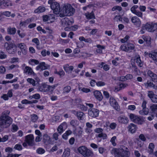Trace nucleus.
Instances as JSON below:
<instances>
[{
	"mask_svg": "<svg viewBox=\"0 0 157 157\" xmlns=\"http://www.w3.org/2000/svg\"><path fill=\"white\" fill-rule=\"evenodd\" d=\"M99 111L98 110L95 109H92L88 111V114L91 117H96L98 116Z\"/></svg>",
	"mask_w": 157,
	"mask_h": 157,
	"instance_id": "14",
	"label": "nucleus"
},
{
	"mask_svg": "<svg viewBox=\"0 0 157 157\" xmlns=\"http://www.w3.org/2000/svg\"><path fill=\"white\" fill-rule=\"evenodd\" d=\"M132 67L131 68L134 71V74L136 75H139L140 74V71L138 69L134 63H131Z\"/></svg>",
	"mask_w": 157,
	"mask_h": 157,
	"instance_id": "27",
	"label": "nucleus"
},
{
	"mask_svg": "<svg viewBox=\"0 0 157 157\" xmlns=\"http://www.w3.org/2000/svg\"><path fill=\"white\" fill-rule=\"evenodd\" d=\"M25 139V141L28 143L29 145L32 146L33 145L34 139V136L33 134H29L26 136Z\"/></svg>",
	"mask_w": 157,
	"mask_h": 157,
	"instance_id": "15",
	"label": "nucleus"
},
{
	"mask_svg": "<svg viewBox=\"0 0 157 157\" xmlns=\"http://www.w3.org/2000/svg\"><path fill=\"white\" fill-rule=\"evenodd\" d=\"M71 89L70 86H67L64 87L63 89V93H69Z\"/></svg>",
	"mask_w": 157,
	"mask_h": 157,
	"instance_id": "46",
	"label": "nucleus"
},
{
	"mask_svg": "<svg viewBox=\"0 0 157 157\" xmlns=\"http://www.w3.org/2000/svg\"><path fill=\"white\" fill-rule=\"evenodd\" d=\"M147 102L145 101H144L143 102L142 107H143V110L139 111V113L141 115H147L148 113V109L146 108Z\"/></svg>",
	"mask_w": 157,
	"mask_h": 157,
	"instance_id": "10",
	"label": "nucleus"
},
{
	"mask_svg": "<svg viewBox=\"0 0 157 157\" xmlns=\"http://www.w3.org/2000/svg\"><path fill=\"white\" fill-rule=\"evenodd\" d=\"M117 137L116 136H113L110 140V142L112 143V145L113 146H115L117 144L116 142V140Z\"/></svg>",
	"mask_w": 157,
	"mask_h": 157,
	"instance_id": "52",
	"label": "nucleus"
},
{
	"mask_svg": "<svg viewBox=\"0 0 157 157\" xmlns=\"http://www.w3.org/2000/svg\"><path fill=\"white\" fill-rule=\"evenodd\" d=\"M86 18L89 20L95 19V17L94 14V13L93 11H92L91 13L87 12L85 14Z\"/></svg>",
	"mask_w": 157,
	"mask_h": 157,
	"instance_id": "26",
	"label": "nucleus"
},
{
	"mask_svg": "<svg viewBox=\"0 0 157 157\" xmlns=\"http://www.w3.org/2000/svg\"><path fill=\"white\" fill-rule=\"evenodd\" d=\"M72 102L74 105L77 106L78 107H79L80 105L82 104V100L79 98H77L74 100H72Z\"/></svg>",
	"mask_w": 157,
	"mask_h": 157,
	"instance_id": "24",
	"label": "nucleus"
},
{
	"mask_svg": "<svg viewBox=\"0 0 157 157\" xmlns=\"http://www.w3.org/2000/svg\"><path fill=\"white\" fill-rule=\"evenodd\" d=\"M70 155V149L67 148L65 149L62 157H68Z\"/></svg>",
	"mask_w": 157,
	"mask_h": 157,
	"instance_id": "41",
	"label": "nucleus"
},
{
	"mask_svg": "<svg viewBox=\"0 0 157 157\" xmlns=\"http://www.w3.org/2000/svg\"><path fill=\"white\" fill-rule=\"evenodd\" d=\"M111 153L115 155V157H128L129 154L128 149L124 146H122L118 149L113 148Z\"/></svg>",
	"mask_w": 157,
	"mask_h": 157,
	"instance_id": "1",
	"label": "nucleus"
},
{
	"mask_svg": "<svg viewBox=\"0 0 157 157\" xmlns=\"http://www.w3.org/2000/svg\"><path fill=\"white\" fill-rule=\"evenodd\" d=\"M127 52H130L134 48V45L132 43H128L127 45Z\"/></svg>",
	"mask_w": 157,
	"mask_h": 157,
	"instance_id": "42",
	"label": "nucleus"
},
{
	"mask_svg": "<svg viewBox=\"0 0 157 157\" xmlns=\"http://www.w3.org/2000/svg\"><path fill=\"white\" fill-rule=\"evenodd\" d=\"M131 21L133 24L137 27H140L141 25V21L139 18L136 16H134L132 17Z\"/></svg>",
	"mask_w": 157,
	"mask_h": 157,
	"instance_id": "13",
	"label": "nucleus"
},
{
	"mask_svg": "<svg viewBox=\"0 0 157 157\" xmlns=\"http://www.w3.org/2000/svg\"><path fill=\"white\" fill-rule=\"evenodd\" d=\"M47 68V67L45 65V63L44 62L40 63L36 68V69L37 70H39L40 69L42 71L45 70Z\"/></svg>",
	"mask_w": 157,
	"mask_h": 157,
	"instance_id": "23",
	"label": "nucleus"
},
{
	"mask_svg": "<svg viewBox=\"0 0 157 157\" xmlns=\"http://www.w3.org/2000/svg\"><path fill=\"white\" fill-rule=\"evenodd\" d=\"M17 30L15 27H9L7 29V32L10 35H13L16 33Z\"/></svg>",
	"mask_w": 157,
	"mask_h": 157,
	"instance_id": "28",
	"label": "nucleus"
},
{
	"mask_svg": "<svg viewBox=\"0 0 157 157\" xmlns=\"http://www.w3.org/2000/svg\"><path fill=\"white\" fill-rule=\"evenodd\" d=\"M7 51L10 54H14L16 52L17 49L14 46L12 47V48L8 49Z\"/></svg>",
	"mask_w": 157,
	"mask_h": 157,
	"instance_id": "45",
	"label": "nucleus"
},
{
	"mask_svg": "<svg viewBox=\"0 0 157 157\" xmlns=\"http://www.w3.org/2000/svg\"><path fill=\"white\" fill-rule=\"evenodd\" d=\"M131 119L132 121L138 124H141L144 122L143 118H131Z\"/></svg>",
	"mask_w": 157,
	"mask_h": 157,
	"instance_id": "35",
	"label": "nucleus"
},
{
	"mask_svg": "<svg viewBox=\"0 0 157 157\" xmlns=\"http://www.w3.org/2000/svg\"><path fill=\"white\" fill-rule=\"evenodd\" d=\"M128 130L131 133H134L136 130V126L133 124H131L128 126Z\"/></svg>",
	"mask_w": 157,
	"mask_h": 157,
	"instance_id": "31",
	"label": "nucleus"
},
{
	"mask_svg": "<svg viewBox=\"0 0 157 157\" xmlns=\"http://www.w3.org/2000/svg\"><path fill=\"white\" fill-rule=\"evenodd\" d=\"M67 128V125L65 123H62L58 127L57 130L58 132L61 134Z\"/></svg>",
	"mask_w": 157,
	"mask_h": 157,
	"instance_id": "17",
	"label": "nucleus"
},
{
	"mask_svg": "<svg viewBox=\"0 0 157 157\" xmlns=\"http://www.w3.org/2000/svg\"><path fill=\"white\" fill-rule=\"evenodd\" d=\"M97 49L96 50V52L98 53H102V50L105 48V47L100 44H97L96 45Z\"/></svg>",
	"mask_w": 157,
	"mask_h": 157,
	"instance_id": "33",
	"label": "nucleus"
},
{
	"mask_svg": "<svg viewBox=\"0 0 157 157\" xmlns=\"http://www.w3.org/2000/svg\"><path fill=\"white\" fill-rule=\"evenodd\" d=\"M147 30L149 32H153L157 29V24L152 22H147L145 24Z\"/></svg>",
	"mask_w": 157,
	"mask_h": 157,
	"instance_id": "6",
	"label": "nucleus"
},
{
	"mask_svg": "<svg viewBox=\"0 0 157 157\" xmlns=\"http://www.w3.org/2000/svg\"><path fill=\"white\" fill-rule=\"evenodd\" d=\"M75 12V9L70 4H65L61 9L59 16L61 17H63L65 16H71L74 14Z\"/></svg>",
	"mask_w": 157,
	"mask_h": 157,
	"instance_id": "2",
	"label": "nucleus"
},
{
	"mask_svg": "<svg viewBox=\"0 0 157 157\" xmlns=\"http://www.w3.org/2000/svg\"><path fill=\"white\" fill-rule=\"evenodd\" d=\"M61 21L62 25L64 27L70 26L72 25L74 22L73 19L70 20L67 17L62 19Z\"/></svg>",
	"mask_w": 157,
	"mask_h": 157,
	"instance_id": "8",
	"label": "nucleus"
},
{
	"mask_svg": "<svg viewBox=\"0 0 157 157\" xmlns=\"http://www.w3.org/2000/svg\"><path fill=\"white\" fill-rule=\"evenodd\" d=\"M135 60L137 65L140 67H142L143 65V62L140 59V57L139 55L136 56L135 57Z\"/></svg>",
	"mask_w": 157,
	"mask_h": 157,
	"instance_id": "20",
	"label": "nucleus"
},
{
	"mask_svg": "<svg viewBox=\"0 0 157 157\" xmlns=\"http://www.w3.org/2000/svg\"><path fill=\"white\" fill-rule=\"evenodd\" d=\"M99 3H94V4H91L90 5H89L88 6H86L84 7L83 8V9L84 10H86V9L87 8V7H98V4Z\"/></svg>",
	"mask_w": 157,
	"mask_h": 157,
	"instance_id": "50",
	"label": "nucleus"
},
{
	"mask_svg": "<svg viewBox=\"0 0 157 157\" xmlns=\"http://www.w3.org/2000/svg\"><path fill=\"white\" fill-rule=\"evenodd\" d=\"M122 10V8L121 6H114L112 9L113 11H114L116 10H118V11H120Z\"/></svg>",
	"mask_w": 157,
	"mask_h": 157,
	"instance_id": "57",
	"label": "nucleus"
},
{
	"mask_svg": "<svg viewBox=\"0 0 157 157\" xmlns=\"http://www.w3.org/2000/svg\"><path fill=\"white\" fill-rule=\"evenodd\" d=\"M32 42L35 43L37 45H39L40 44V41L37 38H34L32 39Z\"/></svg>",
	"mask_w": 157,
	"mask_h": 157,
	"instance_id": "62",
	"label": "nucleus"
},
{
	"mask_svg": "<svg viewBox=\"0 0 157 157\" xmlns=\"http://www.w3.org/2000/svg\"><path fill=\"white\" fill-rule=\"evenodd\" d=\"M18 129V128L17 125L15 124L12 125L11 130L13 132H15Z\"/></svg>",
	"mask_w": 157,
	"mask_h": 157,
	"instance_id": "64",
	"label": "nucleus"
},
{
	"mask_svg": "<svg viewBox=\"0 0 157 157\" xmlns=\"http://www.w3.org/2000/svg\"><path fill=\"white\" fill-rule=\"evenodd\" d=\"M144 86L146 88L149 87H152L153 85V83L150 81L148 80L146 83H144Z\"/></svg>",
	"mask_w": 157,
	"mask_h": 157,
	"instance_id": "47",
	"label": "nucleus"
},
{
	"mask_svg": "<svg viewBox=\"0 0 157 157\" xmlns=\"http://www.w3.org/2000/svg\"><path fill=\"white\" fill-rule=\"evenodd\" d=\"M145 24H143L140 31V33L141 34H143L145 33V30H147V28L145 27Z\"/></svg>",
	"mask_w": 157,
	"mask_h": 157,
	"instance_id": "60",
	"label": "nucleus"
},
{
	"mask_svg": "<svg viewBox=\"0 0 157 157\" xmlns=\"http://www.w3.org/2000/svg\"><path fill=\"white\" fill-rule=\"evenodd\" d=\"M155 148V145L153 143H150L149 144L148 152L150 155H153L154 152V149Z\"/></svg>",
	"mask_w": 157,
	"mask_h": 157,
	"instance_id": "29",
	"label": "nucleus"
},
{
	"mask_svg": "<svg viewBox=\"0 0 157 157\" xmlns=\"http://www.w3.org/2000/svg\"><path fill=\"white\" fill-rule=\"evenodd\" d=\"M36 152L40 154H42L45 152V150L42 148H39L36 150Z\"/></svg>",
	"mask_w": 157,
	"mask_h": 157,
	"instance_id": "59",
	"label": "nucleus"
},
{
	"mask_svg": "<svg viewBox=\"0 0 157 157\" xmlns=\"http://www.w3.org/2000/svg\"><path fill=\"white\" fill-rule=\"evenodd\" d=\"M71 131L70 130L66 131L62 135V138L65 140H67L68 138V136L70 135L71 134Z\"/></svg>",
	"mask_w": 157,
	"mask_h": 157,
	"instance_id": "36",
	"label": "nucleus"
},
{
	"mask_svg": "<svg viewBox=\"0 0 157 157\" xmlns=\"http://www.w3.org/2000/svg\"><path fill=\"white\" fill-rule=\"evenodd\" d=\"M148 75L151 78L152 81L157 82V75L153 73L151 71L148 70L147 72Z\"/></svg>",
	"mask_w": 157,
	"mask_h": 157,
	"instance_id": "19",
	"label": "nucleus"
},
{
	"mask_svg": "<svg viewBox=\"0 0 157 157\" xmlns=\"http://www.w3.org/2000/svg\"><path fill=\"white\" fill-rule=\"evenodd\" d=\"M58 84H55L52 86L48 85V92H49L51 94L52 93L54 90L57 86Z\"/></svg>",
	"mask_w": 157,
	"mask_h": 157,
	"instance_id": "39",
	"label": "nucleus"
},
{
	"mask_svg": "<svg viewBox=\"0 0 157 157\" xmlns=\"http://www.w3.org/2000/svg\"><path fill=\"white\" fill-rule=\"evenodd\" d=\"M22 67L24 73L29 75H35L32 68L26 66L25 64H23L22 65Z\"/></svg>",
	"mask_w": 157,
	"mask_h": 157,
	"instance_id": "7",
	"label": "nucleus"
},
{
	"mask_svg": "<svg viewBox=\"0 0 157 157\" xmlns=\"http://www.w3.org/2000/svg\"><path fill=\"white\" fill-rule=\"evenodd\" d=\"M109 101L110 105L116 110H119V106L116 100L113 98L111 97L110 98Z\"/></svg>",
	"mask_w": 157,
	"mask_h": 157,
	"instance_id": "9",
	"label": "nucleus"
},
{
	"mask_svg": "<svg viewBox=\"0 0 157 157\" xmlns=\"http://www.w3.org/2000/svg\"><path fill=\"white\" fill-rule=\"evenodd\" d=\"M48 85L44 84L39 88V90L41 92H48Z\"/></svg>",
	"mask_w": 157,
	"mask_h": 157,
	"instance_id": "25",
	"label": "nucleus"
},
{
	"mask_svg": "<svg viewBox=\"0 0 157 157\" xmlns=\"http://www.w3.org/2000/svg\"><path fill=\"white\" fill-rule=\"evenodd\" d=\"M27 81L28 82L32 84L33 86H35V81L32 78H28L27 79Z\"/></svg>",
	"mask_w": 157,
	"mask_h": 157,
	"instance_id": "56",
	"label": "nucleus"
},
{
	"mask_svg": "<svg viewBox=\"0 0 157 157\" xmlns=\"http://www.w3.org/2000/svg\"><path fill=\"white\" fill-rule=\"evenodd\" d=\"M10 112L9 110H5L2 113L1 118H11L9 116Z\"/></svg>",
	"mask_w": 157,
	"mask_h": 157,
	"instance_id": "37",
	"label": "nucleus"
},
{
	"mask_svg": "<svg viewBox=\"0 0 157 157\" xmlns=\"http://www.w3.org/2000/svg\"><path fill=\"white\" fill-rule=\"evenodd\" d=\"M17 46L21 50L22 52L24 55H25L27 52V47L26 45L24 43L18 44Z\"/></svg>",
	"mask_w": 157,
	"mask_h": 157,
	"instance_id": "16",
	"label": "nucleus"
},
{
	"mask_svg": "<svg viewBox=\"0 0 157 157\" xmlns=\"http://www.w3.org/2000/svg\"><path fill=\"white\" fill-rule=\"evenodd\" d=\"M45 10V8L42 6L39 7L36 9L35 10L34 12L35 13H40L44 12Z\"/></svg>",
	"mask_w": 157,
	"mask_h": 157,
	"instance_id": "34",
	"label": "nucleus"
},
{
	"mask_svg": "<svg viewBox=\"0 0 157 157\" xmlns=\"http://www.w3.org/2000/svg\"><path fill=\"white\" fill-rule=\"evenodd\" d=\"M97 137L99 138H102L103 139H106L107 137V135L103 133H101L99 134Z\"/></svg>",
	"mask_w": 157,
	"mask_h": 157,
	"instance_id": "54",
	"label": "nucleus"
},
{
	"mask_svg": "<svg viewBox=\"0 0 157 157\" xmlns=\"http://www.w3.org/2000/svg\"><path fill=\"white\" fill-rule=\"evenodd\" d=\"M52 16H53V15L51 14L43 16V21L46 22L47 21L50 20V18L52 17Z\"/></svg>",
	"mask_w": 157,
	"mask_h": 157,
	"instance_id": "44",
	"label": "nucleus"
},
{
	"mask_svg": "<svg viewBox=\"0 0 157 157\" xmlns=\"http://www.w3.org/2000/svg\"><path fill=\"white\" fill-rule=\"evenodd\" d=\"M1 2L0 6L3 5L5 7H9L12 5L11 1L9 0H0Z\"/></svg>",
	"mask_w": 157,
	"mask_h": 157,
	"instance_id": "21",
	"label": "nucleus"
},
{
	"mask_svg": "<svg viewBox=\"0 0 157 157\" xmlns=\"http://www.w3.org/2000/svg\"><path fill=\"white\" fill-rule=\"evenodd\" d=\"M94 95L95 98L99 101H101L103 99V96L101 92L99 90L94 91Z\"/></svg>",
	"mask_w": 157,
	"mask_h": 157,
	"instance_id": "18",
	"label": "nucleus"
},
{
	"mask_svg": "<svg viewBox=\"0 0 157 157\" xmlns=\"http://www.w3.org/2000/svg\"><path fill=\"white\" fill-rule=\"evenodd\" d=\"M78 150L84 157H92L93 155L92 151L85 146L80 147L78 148Z\"/></svg>",
	"mask_w": 157,
	"mask_h": 157,
	"instance_id": "4",
	"label": "nucleus"
},
{
	"mask_svg": "<svg viewBox=\"0 0 157 157\" xmlns=\"http://www.w3.org/2000/svg\"><path fill=\"white\" fill-rule=\"evenodd\" d=\"M72 113L75 114H76L78 118H83L85 117V114L82 112H77L75 111H73Z\"/></svg>",
	"mask_w": 157,
	"mask_h": 157,
	"instance_id": "32",
	"label": "nucleus"
},
{
	"mask_svg": "<svg viewBox=\"0 0 157 157\" xmlns=\"http://www.w3.org/2000/svg\"><path fill=\"white\" fill-rule=\"evenodd\" d=\"M8 139V136L7 135L4 136L2 138L0 137V142H5Z\"/></svg>",
	"mask_w": 157,
	"mask_h": 157,
	"instance_id": "61",
	"label": "nucleus"
},
{
	"mask_svg": "<svg viewBox=\"0 0 157 157\" xmlns=\"http://www.w3.org/2000/svg\"><path fill=\"white\" fill-rule=\"evenodd\" d=\"M12 118H0V132L2 128L9 126L12 123Z\"/></svg>",
	"mask_w": 157,
	"mask_h": 157,
	"instance_id": "5",
	"label": "nucleus"
},
{
	"mask_svg": "<svg viewBox=\"0 0 157 157\" xmlns=\"http://www.w3.org/2000/svg\"><path fill=\"white\" fill-rule=\"evenodd\" d=\"M10 12L8 11H6L3 12L1 15H2H2H4L7 17H9L10 16Z\"/></svg>",
	"mask_w": 157,
	"mask_h": 157,
	"instance_id": "63",
	"label": "nucleus"
},
{
	"mask_svg": "<svg viewBox=\"0 0 157 157\" xmlns=\"http://www.w3.org/2000/svg\"><path fill=\"white\" fill-rule=\"evenodd\" d=\"M63 69L66 72H67L69 71H72L74 69V67L72 66H69L68 65L66 64L63 66Z\"/></svg>",
	"mask_w": 157,
	"mask_h": 157,
	"instance_id": "40",
	"label": "nucleus"
},
{
	"mask_svg": "<svg viewBox=\"0 0 157 157\" xmlns=\"http://www.w3.org/2000/svg\"><path fill=\"white\" fill-rule=\"evenodd\" d=\"M119 59V58L117 57L115 58L114 60H113L112 61L113 64L116 66L118 65L119 64V63L118 62Z\"/></svg>",
	"mask_w": 157,
	"mask_h": 157,
	"instance_id": "58",
	"label": "nucleus"
},
{
	"mask_svg": "<svg viewBox=\"0 0 157 157\" xmlns=\"http://www.w3.org/2000/svg\"><path fill=\"white\" fill-rule=\"evenodd\" d=\"M147 96L150 98L152 102L157 103V95L154 94L152 91H148L147 93Z\"/></svg>",
	"mask_w": 157,
	"mask_h": 157,
	"instance_id": "11",
	"label": "nucleus"
},
{
	"mask_svg": "<svg viewBox=\"0 0 157 157\" xmlns=\"http://www.w3.org/2000/svg\"><path fill=\"white\" fill-rule=\"evenodd\" d=\"M144 40L146 41L148 44H150L151 38L147 36H144L143 37Z\"/></svg>",
	"mask_w": 157,
	"mask_h": 157,
	"instance_id": "49",
	"label": "nucleus"
},
{
	"mask_svg": "<svg viewBox=\"0 0 157 157\" xmlns=\"http://www.w3.org/2000/svg\"><path fill=\"white\" fill-rule=\"evenodd\" d=\"M59 41L60 43L61 44H62L64 45L65 44L69 43L70 41V39H63L60 38L59 39Z\"/></svg>",
	"mask_w": 157,
	"mask_h": 157,
	"instance_id": "48",
	"label": "nucleus"
},
{
	"mask_svg": "<svg viewBox=\"0 0 157 157\" xmlns=\"http://www.w3.org/2000/svg\"><path fill=\"white\" fill-rule=\"evenodd\" d=\"M29 64L34 65L35 64H38L39 63L38 61L36 59H30L29 60Z\"/></svg>",
	"mask_w": 157,
	"mask_h": 157,
	"instance_id": "43",
	"label": "nucleus"
},
{
	"mask_svg": "<svg viewBox=\"0 0 157 157\" xmlns=\"http://www.w3.org/2000/svg\"><path fill=\"white\" fill-rule=\"evenodd\" d=\"M55 1V0H49L48 3L50 5L51 8L53 10L54 13L57 14L60 13L62 8H60L59 3Z\"/></svg>",
	"mask_w": 157,
	"mask_h": 157,
	"instance_id": "3",
	"label": "nucleus"
},
{
	"mask_svg": "<svg viewBox=\"0 0 157 157\" xmlns=\"http://www.w3.org/2000/svg\"><path fill=\"white\" fill-rule=\"evenodd\" d=\"M43 141L46 145L52 143L50 136L46 134H45L43 135Z\"/></svg>",
	"mask_w": 157,
	"mask_h": 157,
	"instance_id": "12",
	"label": "nucleus"
},
{
	"mask_svg": "<svg viewBox=\"0 0 157 157\" xmlns=\"http://www.w3.org/2000/svg\"><path fill=\"white\" fill-rule=\"evenodd\" d=\"M128 118H119L118 121L121 123L126 124L128 121Z\"/></svg>",
	"mask_w": 157,
	"mask_h": 157,
	"instance_id": "55",
	"label": "nucleus"
},
{
	"mask_svg": "<svg viewBox=\"0 0 157 157\" xmlns=\"http://www.w3.org/2000/svg\"><path fill=\"white\" fill-rule=\"evenodd\" d=\"M149 57L152 59L154 63L157 65V52H154L148 55Z\"/></svg>",
	"mask_w": 157,
	"mask_h": 157,
	"instance_id": "22",
	"label": "nucleus"
},
{
	"mask_svg": "<svg viewBox=\"0 0 157 157\" xmlns=\"http://www.w3.org/2000/svg\"><path fill=\"white\" fill-rule=\"evenodd\" d=\"M132 13L139 17L141 18L143 17V13L138 10H137L132 12Z\"/></svg>",
	"mask_w": 157,
	"mask_h": 157,
	"instance_id": "53",
	"label": "nucleus"
},
{
	"mask_svg": "<svg viewBox=\"0 0 157 157\" xmlns=\"http://www.w3.org/2000/svg\"><path fill=\"white\" fill-rule=\"evenodd\" d=\"M30 98H33L36 99L37 100L40 98V96L39 94H36L32 96H31L29 97Z\"/></svg>",
	"mask_w": 157,
	"mask_h": 157,
	"instance_id": "51",
	"label": "nucleus"
},
{
	"mask_svg": "<svg viewBox=\"0 0 157 157\" xmlns=\"http://www.w3.org/2000/svg\"><path fill=\"white\" fill-rule=\"evenodd\" d=\"M13 46H15V45L12 42H6L4 44V47L6 48V51Z\"/></svg>",
	"mask_w": 157,
	"mask_h": 157,
	"instance_id": "30",
	"label": "nucleus"
},
{
	"mask_svg": "<svg viewBox=\"0 0 157 157\" xmlns=\"http://www.w3.org/2000/svg\"><path fill=\"white\" fill-rule=\"evenodd\" d=\"M32 21V19L29 18L27 19L25 21H21L19 25L21 26H25L27 25L29 23Z\"/></svg>",
	"mask_w": 157,
	"mask_h": 157,
	"instance_id": "38",
	"label": "nucleus"
}]
</instances>
